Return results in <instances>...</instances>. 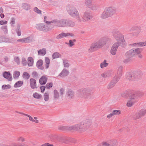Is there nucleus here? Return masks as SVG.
Returning a JSON list of instances; mask_svg holds the SVG:
<instances>
[{"label":"nucleus","instance_id":"f257e3e1","mask_svg":"<svg viewBox=\"0 0 146 146\" xmlns=\"http://www.w3.org/2000/svg\"><path fill=\"white\" fill-rule=\"evenodd\" d=\"M92 122L90 119L83 120L75 125L70 127V130L77 131L80 132L84 131L88 129L92 125Z\"/></svg>","mask_w":146,"mask_h":146},{"label":"nucleus","instance_id":"f03ea898","mask_svg":"<svg viewBox=\"0 0 146 146\" xmlns=\"http://www.w3.org/2000/svg\"><path fill=\"white\" fill-rule=\"evenodd\" d=\"M109 40V39H108L102 38L94 42L91 44L90 47L88 49V52H92L94 51L96 49L101 48Z\"/></svg>","mask_w":146,"mask_h":146},{"label":"nucleus","instance_id":"7ed1b4c3","mask_svg":"<svg viewBox=\"0 0 146 146\" xmlns=\"http://www.w3.org/2000/svg\"><path fill=\"white\" fill-rule=\"evenodd\" d=\"M116 9L114 7H105L100 15L102 19H106L113 15L116 13Z\"/></svg>","mask_w":146,"mask_h":146},{"label":"nucleus","instance_id":"20e7f679","mask_svg":"<svg viewBox=\"0 0 146 146\" xmlns=\"http://www.w3.org/2000/svg\"><path fill=\"white\" fill-rule=\"evenodd\" d=\"M142 51V50L141 48L132 49L127 52L126 55L127 58L131 57L137 55L138 54H139Z\"/></svg>","mask_w":146,"mask_h":146},{"label":"nucleus","instance_id":"39448f33","mask_svg":"<svg viewBox=\"0 0 146 146\" xmlns=\"http://www.w3.org/2000/svg\"><path fill=\"white\" fill-rule=\"evenodd\" d=\"M68 12L70 16L75 18L77 20L79 21L80 20V15L76 9H71Z\"/></svg>","mask_w":146,"mask_h":146},{"label":"nucleus","instance_id":"423d86ee","mask_svg":"<svg viewBox=\"0 0 146 146\" xmlns=\"http://www.w3.org/2000/svg\"><path fill=\"white\" fill-rule=\"evenodd\" d=\"M146 113V108L141 109L134 115V117L137 119L141 117Z\"/></svg>","mask_w":146,"mask_h":146},{"label":"nucleus","instance_id":"0eeeda50","mask_svg":"<svg viewBox=\"0 0 146 146\" xmlns=\"http://www.w3.org/2000/svg\"><path fill=\"white\" fill-rule=\"evenodd\" d=\"M113 36L115 38L117 41V43L119 44L124 40V36L120 34L115 33L114 34Z\"/></svg>","mask_w":146,"mask_h":146},{"label":"nucleus","instance_id":"6e6552de","mask_svg":"<svg viewBox=\"0 0 146 146\" xmlns=\"http://www.w3.org/2000/svg\"><path fill=\"white\" fill-rule=\"evenodd\" d=\"M48 25H43L42 24H38L36 26V28L39 30L44 31H47L50 30Z\"/></svg>","mask_w":146,"mask_h":146},{"label":"nucleus","instance_id":"1a4fd4ad","mask_svg":"<svg viewBox=\"0 0 146 146\" xmlns=\"http://www.w3.org/2000/svg\"><path fill=\"white\" fill-rule=\"evenodd\" d=\"M103 146H116L117 142L115 141L110 140L102 142Z\"/></svg>","mask_w":146,"mask_h":146},{"label":"nucleus","instance_id":"9d476101","mask_svg":"<svg viewBox=\"0 0 146 146\" xmlns=\"http://www.w3.org/2000/svg\"><path fill=\"white\" fill-rule=\"evenodd\" d=\"M141 73L138 72H135L131 73H129L127 75V78L130 80L133 79L140 75Z\"/></svg>","mask_w":146,"mask_h":146},{"label":"nucleus","instance_id":"9b49d317","mask_svg":"<svg viewBox=\"0 0 146 146\" xmlns=\"http://www.w3.org/2000/svg\"><path fill=\"white\" fill-rule=\"evenodd\" d=\"M92 18L90 12L89 11H85L82 17V20L84 21H86L90 20Z\"/></svg>","mask_w":146,"mask_h":146},{"label":"nucleus","instance_id":"f8f14e48","mask_svg":"<svg viewBox=\"0 0 146 146\" xmlns=\"http://www.w3.org/2000/svg\"><path fill=\"white\" fill-rule=\"evenodd\" d=\"M135 98L134 95H133L129 97V100L127 101L126 104L127 106L128 107H130L133 105L135 102Z\"/></svg>","mask_w":146,"mask_h":146},{"label":"nucleus","instance_id":"ddd939ff","mask_svg":"<svg viewBox=\"0 0 146 146\" xmlns=\"http://www.w3.org/2000/svg\"><path fill=\"white\" fill-rule=\"evenodd\" d=\"M119 44L115 43L112 46L110 50V53L113 55H115Z\"/></svg>","mask_w":146,"mask_h":146},{"label":"nucleus","instance_id":"4468645a","mask_svg":"<svg viewBox=\"0 0 146 146\" xmlns=\"http://www.w3.org/2000/svg\"><path fill=\"white\" fill-rule=\"evenodd\" d=\"M118 80L116 78H114L108 84L107 88L108 89H110L113 88L116 84Z\"/></svg>","mask_w":146,"mask_h":146},{"label":"nucleus","instance_id":"2eb2a0df","mask_svg":"<svg viewBox=\"0 0 146 146\" xmlns=\"http://www.w3.org/2000/svg\"><path fill=\"white\" fill-rule=\"evenodd\" d=\"M3 76L7 79L9 81H11L12 80V76L9 72H5L3 73Z\"/></svg>","mask_w":146,"mask_h":146},{"label":"nucleus","instance_id":"dca6fc26","mask_svg":"<svg viewBox=\"0 0 146 146\" xmlns=\"http://www.w3.org/2000/svg\"><path fill=\"white\" fill-rule=\"evenodd\" d=\"M66 96L68 98L71 99L74 97V94L72 90H69L67 91Z\"/></svg>","mask_w":146,"mask_h":146},{"label":"nucleus","instance_id":"f3484780","mask_svg":"<svg viewBox=\"0 0 146 146\" xmlns=\"http://www.w3.org/2000/svg\"><path fill=\"white\" fill-rule=\"evenodd\" d=\"M71 36L70 34L68 33H62L57 35L56 36V38L57 39H59L65 37Z\"/></svg>","mask_w":146,"mask_h":146},{"label":"nucleus","instance_id":"a211bd4d","mask_svg":"<svg viewBox=\"0 0 146 146\" xmlns=\"http://www.w3.org/2000/svg\"><path fill=\"white\" fill-rule=\"evenodd\" d=\"M30 83L31 87L32 89L36 88V82L35 79L31 78L30 80Z\"/></svg>","mask_w":146,"mask_h":146},{"label":"nucleus","instance_id":"6ab92c4d","mask_svg":"<svg viewBox=\"0 0 146 146\" xmlns=\"http://www.w3.org/2000/svg\"><path fill=\"white\" fill-rule=\"evenodd\" d=\"M32 40V39L30 37H27L25 38L20 39L17 40L18 42H19L22 43H26L30 42Z\"/></svg>","mask_w":146,"mask_h":146},{"label":"nucleus","instance_id":"aec40b11","mask_svg":"<svg viewBox=\"0 0 146 146\" xmlns=\"http://www.w3.org/2000/svg\"><path fill=\"white\" fill-rule=\"evenodd\" d=\"M47 78L46 76H43L39 80V82L41 84H45L47 81Z\"/></svg>","mask_w":146,"mask_h":146},{"label":"nucleus","instance_id":"412c9836","mask_svg":"<svg viewBox=\"0 0 146 146\" xmlns=\"http://www.w3.org/2000/svg\"><path fill=\"white\" fill-rule=\"evenodd\" d=\"M24 115L28 116L29 117V119L30 121L35 122L36 123H38V121L37 119V118L36 117H35L34 118H33L31 116L26 114H24Z\"/></svg>","mask_w":146,"mask_h":146},{"label":"nucleus","instance_id":"4be33fe9","mask_svg":"<svg viewBox=\"0 0 146 146\" xmlns=\"http://www.w3.org/2000/svg\"><path fill=\"white\" fill-rule=\"evenodd\" d=\"M43 64V61L42 60L40 59L37 62L36 65L38 68L40 69H43V67L42 66Z\"/></svg>","mask_w":146,"mask_h":146},{"label":"nucleus","instance_id":"5701e85b","mask_svg":"<svg viewBox=\"0 0 146 146\" xmlns=\"http://www.w3.org/2000/svg\"><path fill=\"white\" fill-rule=\"evenodd\" d=\"M0 146H27V145L25 143H21L17 146L16 143H13L11 144L8 145L6 144H4L0 143Z\"/></svg>","mask_w":146,"mask_h":146},{"label":"nucleus","instance_id":"b1692460","mask_svg":"<svg viewBox=\"0 0 146 146\" xmlns=\"http://www.w3.org/2000/svg\"><path fill=\"white\" fill-rule=\"evenodd\" d=\"M69 74V72L68 70L64 69L59 76L62 77H64L67 76Z\"/></svg>","mask_w":146,"mask_h":146},{"label":"nucleus","instance_id":"393cba45","mask_svg":"<svg viewBox=\"0 0 146 146\" xmlns=\"http://www.w3.org/2000/svg\"><path fill=\"white\" fill-rule=\"evenodd\" d=\"M34 63V60L31 57H29L28 58V65L29 66H32Z\"/></svg>","mask_w":146,"mask_h":146},{"label":"nucleus","instance_id":"a878e982","mask_svg":"<svg viewBox=\"0 0 146 146\" xmlns=\"http://www.w3.org/2000/svg\"><path fill=\"white\" fill-rule=\"evenodd\" d=\"M67 137L65 136H60L58 137V140L61 142H65L67 140Z\"/></svg>","mask_w":146,"mask_h":146},{"label":"nucleus","instance_id":"bb28decb","mask_svg":"<svg viewBox=\"0 0 146 146\" xmlns=\"http://www.w3.org/2000/svg\"><path fill=\"white\" fill-rule=\"evenodd\" d=\"M108 65V63L107 62V60H104V61L100 64V67L102 68H103L107 67Z\"/></svg>","mask_w":146,"mask_h":146},{"label":"nucleus","instance_id":"cd10ccee","mask_svg":"<svg viewBox=\"0 0 146 146\" xmlns=\"http://www.w3.org/2000/svg\"><path fill=\"white\" fill-rule=\"evenodd\" d=\"M23 83V81H19L16 82L14 85L15 88H18L21 86Z\"/></svg>","mask_w":146,"mask_h":146},{"label":"nucleus","instance_id":"c85d7f7f","mask_svg":"<svg viewBox=\"0 0 146 146\" xmlns=\"http://www.w3.org/2000/svg\"><path fill=\"white\" fill-rule=\"evenodd\" d=\"M59 27H64L66 26V22L65 21L61 20L58 23Z\"/></svg>","mask_w":146,"mask_h":146},{"label":"nucleus","instance_id":"c756f323","mask_svg":"<svg viewBox=\"0 0 146 146\" xmlns=\"http://www.w3.org/2000/svg\"><path fill=\"white\" fill-rule=\"evenodd\" d=\"M20 74V73L18 71H15L13 74V77L14 78H17Z\"/></svg>","mask_w":146,"mask_h":146},{"label":"nucleus","instance_id":"7c9ffc66","mask_svg":"<svg viewBox=\"0 0 146 146\" xmlns=\"http://www.w3.org/2000/svg\"><path fill=\"white\" fill-rule=\"evenodd\" d=\"M1 88L3 90H8L11 88V86L9 84H4L2 86Z\"/></svg>","mask_w":146,"mask_h":146},{"label":"nucleus","instance_id":"2f4dec72","mask_svg":"<svg viewBox=\"0 0 146 146\" xmlns=\"http://www.w3.org/2000/svg\"><path fill=\"white\" fill-rule=\"evenodd\" d=\"M45 62L46 63V68H48L50 63V60L47 57H45Z\"/></svg>","mask_w":146,"mask_h":146},{"label":"nucleus","instance_id":"473e14b6","mask_svg":"<svg viewBox=\"0 0 146 146\" xmlns=\"http://www.w3.org/2000/svg\"><path fill=\"white\" fill-rule=\"evenodd\" d=\"M38 54L41 55L43 56L46 54V51L45 49H43L38 51Z\"/></svg>","mask_w":146,"mask_h":146},{"label":"nucleus","instance_id":"72a5a7b5","mask_svg":"<svg viewBox=\"0 0 146 146\" xmlns=\"http://www.w3.org/2000/svg\"><path fill=\"white\" fill-rule=\"evenodd\" d=\"M61 55L58 53L55 52L52 55V57L53 59L56 58L60 57Z\"/></svg>","mask_w":146,"mask_h":146},{"label":"nucleus","instance_id":"f704fd0d","mask_svg":"<svg viewBox=\"0 0 146 146\" xmlns=\"http://www.w3.org/2000/svg\"><path fill=\"white\" fill-rule=\"evenodd\" d=\"M43 97L44 100L45 101H48L49 98V94L47 92L45 93Z\"/></svg>","mask_w":146,"mask_h":146},{"label":"nucleus","instance_id":"c9c22d12","mask_svg":"<svg viewBox=\"0 0 146 146\" xmlns=\"http://www.w3.org/2000/svg\"><path fill=\"white\" fill-rule=\"evenodd\" d=\"M113 116L115 115H118L121 114V111L119 110H113L112 112Z\"/></svg>","mask_w":146,"mask_h":146},{"label":"nucleus","instance_id":"e433bc0d","mask_svg":"<svg viewBox=\"0 0 146 146\" xmlns=\"http://www.w3.org/2000/svg\"><path fill=\"white\" fill-rule=\"evenodd\" d=\"M23 77L25 79H27L29 78L30 75L28 72H24L23 75Z\"/></svg>","mask_w":146,"mask_h":146},{"label":"nucleus","instance_id":"4c0bfd02","mask_svg":"<svg viewBox=\"0 0 146 146\" xmlns=\"http://www.w3.org/2000/svg\"><path fill=\"white\" fill-rule=\"evenodd\" d=\"M33 96L35 98L38 99L42 97L41 95L37 93H34L33 95Z\"/></svg>","mask_w":146,"mask_h":146},{"label":"nucleus","instance_id":"58836bf2","mask_svg":"<svg viewBox=\"0 0 146 146\" xmlns=\"http://www.w3.org/2000/svg\"><path fill=\"white\" fill-rule=\"evenodd\" d=\"M17 140L18 141L23 142L25 141V139L22 137H19L17 138Z\"/></svg>","mask_w":146,"mask_h":146},{"label":"nucleus","instance_id":"ea45409f","mask_svg":"<svg viewBox=\"0 0 146 146\" xmlns=\"http://www.w3.org/2000/svg\"><path fill=\"white\" fill-rule=\"evenodd\" d=\"M139 46H145L146 45V41L139 42Z\"/></svg>","mask_w":146,"mask_h":146},{"label":"nucleus","instance_id":"a19ab883","mask_svg":"<svg viewBox=\"0 0 146 146\" xmlns=\"http://www.w3.org/2000/svg\"><path fill=\"white\" fill-rule=\"evenodd\" d=\"M46 87L48 89H49L52 86V83H47L46 85Z\"/></svg>","mask_w":146,"mask_h":146},{"label":"nucleus","instance_id":"79ce46f5","mask_svg":"<svg viewBox=\"0 0 146 146\" xmlns=\"http://www.w3.org/2000/svg\"><path fill=\"white\" fill-rule=\"evenodd\" d=\"M75 41V40H74L73 41H72V40H70L69 41V45L70 46H72L73 45H74V42Z\"/></svg>","mask_w":146,"mask_h":146},{"label":"nucleus","instance_id":"37998d69","mask_svg":"<svg viewBox=\"0 0 146 146\" xmlns=\"http://www.w3.org/2000/svg\"><path fill=\"white\" fill-rule=\"evenodd\" d=\"M22 63L23 66H25L27 64V61L25 58L22 59Z\"/></svg>","mask_w":146,"mask_h":146},{"label":"nucleus","instance_id":"c03bdc74","mask_svg":"<svg viewBox=\"0 0 146 146\" xmlns=\"http://www.w3.org/2000/svg\"><path fill=\"white\" fill-rule=\"evenodd\" d=\"M113 116V115L111 112V113L108 114L107 115L106 118L108 119H110Z\"/></svg>","mask_w":146,"mask_h":146},{"label":"nucleus","instance_id":"a18cd8bd","mask_svg":"<svg viewBox=\"0 0 146 146\" xmlns=\"http://www.w3.org/2000/svg\"><path fill=\"white\" fill-rule=\"evenodd\" d=\"M64 66L66 67H68L69 66V64L67 61H64Z\"/></svg>","mask_w":146,"mask_h":146},{"label":"nucleus","instance_id":"49530a36","mask_svg":"<svg viewBox=\"0 0 146 146\" xmlns=\"http://www.w3.org/2000/svg\"><path fill=\"white\" fill-rule=\"evenodd\" d=\"M34 11L38 13H41V11L39 10L37 8L35 7L34 9Z\"/></svg>","mask_w":146,"mask_h":146},{"label":"nucleus","instance_id":"de8ad7c7","mask_svg":"<svg viewBox=\"0 0 146 146\" xmlns=\"http://www.w3.org/2000/svg\"><path fill=\"white\" fill-rule=\"evenodd\" d=\"M7 22L6 21H0V25H2L7 24Z\"/></svg>","mask_w":146,"mask_h":146},{"label":"nucleus","instance_id":"09e8293b","mask_svg":"<svg viewBox=\"0 0 146 146\" xmlns=\"http://www.w3.org/2000/svg\"><path fill=\"white\" fill-rule=\"evenodd\" d=\"M54 97L55 98H57L58 96V92L56 90H55L54 91Z\"/></svg>","mask_w":146,"mask_h":146},{"label":"nucleus","instance_id":"8fccbe9b","mask_svg":"<svg viewBox=\"0 0 146 146\" xmlns=\"http://www.w3.org/2000/svg\"><path fill=\"white\" fill-rule=\"evenodd\" d=\"M139 42L138 43H135L131 44V45L133 47H139Z\"/></svg>","mask_w":146,"mask_h":146},{"label":"nucleus","instance_id":"3c124183","mask_svg":"<svg viewBox=\"0 0 146 146\" xmlns=\"http://www.w3.org/2000/svg\"><path fill=\"white\" fill-rule=\"evenodd\" d=\"M40 89L41 90V92L42 93L44 92L45 89V87L44 86H41L40 87Z\"/></svg>","mask_w":146,"mask_h":146},{"label":"nucleus","instance_id":"603ef678","mask_svg":"<svg viewBox=\"0 0 146 146\" xmlns=\"http://www.w3.org/2000/svg\"><path fill=\"white\" fill-rule=\"evenodd\" d=\"M107 73H104L101 74V76L103 78H106L107 77Z\"/></svg>","mask_w":146,"mask_h":146},{"label":"nucleus","instance_id":"864d4df0","mask_svg":"<svg viewBox=\"0 0 146 146\" xmlns=\"http://www.w3.org/2000/svg\"><path fill=\"white\" fill-rule=\"evenodd\" d=\"M140 52L139 54H138L137 55L138 57L139 58H143V56L142 54H141V52Z\"/></svg>","mask_w":146,"mask_h":146},{"label":"nucleus","instance_id":"5fc2aeb1","mask_svg":"<svg viewBox=\"0 0 146 146\" xmlns=\"http://www.w3.org/2000/svg\"><path fill=\"white\" fill-rule=\"evenodd\" d=\"M69 26L73 27L74 25V23L72 22H70L69 23Z\"/></svg>","mask_w":146,"mask_h":146},{"label":"nucleus","instance_id":"6e6d98bb","mask_svg":"<svg viewBox=\"0 0 146 146\" xmlns=\"http://www.w3.org/2000/svg\"><path fill=\"white\" fill-rule=\"evenodd\" d=\"M60 93L61 95H62L64 92V90L63 88H61L60 90Z\"/></svg>","mask_w":146,"mask_h":146},{"label":"nucleus","instance_id":"4d7b16f0","mask_svg":"<svg viewBox=\"0 0 146 146\" xmlns=\"http://www.w3.org/2000/svg\"><path fill=\"white\" fill-rule=\"evenodd\" d=\"M15 61L18 63L19 64L20 62L19 58L18 57H17L15 59Z\"/></svg>","mask_w":146,"mask_h":146},{"label":"nucleus","instance_id":"13d9d810","mask_svg":"<svg viewBox=\"0 0 146 146\" xmlns=\"http://www.w3.org/2000/svg\"><path fill=\"white\" fill-rule=\"evenodd\" d=\"M15 19L14 18L12 19L11 20V23L13 24H14L15 23Z\"/></svg>","mask_w":146,"mask_h":146},{"label":"nucleus","instance_id":"bf43d9fd","mask_svg":"<svg viewBox=\"0 0 146 146\" xmlns=\"http://www.w3.org/2000/svg\"><path fill=\"white\" fill-rule=\"evenodd\" d=\"M17 33L19 36H20L21 35V33L20 31L19 30L17 31Z\"/></svg>","mask_w":146,"mask_h":146},{"label":"nucleus","instance_id":"052dcab7","mask_svg":"<svg viewBox=\"0 0 146 146\" xmlns=\"http://www.w3.org/2000/svg\"><path fill=\"white\" fill-rule=\"evenodd\" d=\"M44 21H45V22L48 23V24L50 23H51L50 22L46 21H45V19L46 18V17H44Z\"/></svg>","mask_w":146,"mask_h":146},{"label":"nucleus","instance_id":"680f3d73","mask_svg":"<svg viewBox=\"0 0 146 146\" xmlns=\"http://www.w3.org/2000/svg\"><path fill=\"white\" fill-rule=\"evenodd\" d=\"M0 17L1 18H3L4 17V14H1L0 15Z\"/></svg>","mask_w":146,"mask_h":146},{"label":"nucleus","instance_id":"e2e57ef3","mask_svg":"<svg viewBox=\"0 0 146 146\" xmlns=\"http://www.w3.org/2000/svg\"><path fill=\"white\" fill-rule=\"evenodd\" d=\"M3 12V10L1 8H0V13Z\"/></svg>","mask_w":146,"mask_h":146},{"label":"nucleus","instance_id":"0e129e2a","mask_svg":"<svg viewBox=\"0 0 146 146\" xmlns=\"http://www.w3.org/2000/svg\"><path fill=\"white\" fill-rule=\"evenodd\" d=\"M97 146H103V145H102V143H100L99 144H98Z\"/></svg>","mask_w":146,"mask_h":146},{"label":"nucleus","instance_id":"69168bd1","mask_svg":"<svg viewBox=\"0 0 146 146\" xmlns=\"http://www.w3.org/2000/svg\"><path fill=\"white\" fill-rule=\"evenodd\" d=\"M2 28L4 29H5L6 30H7V26H5V27H2Z\"/></svg>","mask_w":146,"mask_h":146},{"label":"nucleus","instance_id":"338daca9","mask_svg":"<svg viewBox=\"0 0 146 146\" xmlns=\"http://www.w3.org/2000/svg\"><path fill=\"white\" fill-rule=\"evenodd\" d=\"M88 1H87L86 2L85 4L88 6H89V5H88Z\"/></svg>","mask_w":146,"mask_h":146}]
</instances>
